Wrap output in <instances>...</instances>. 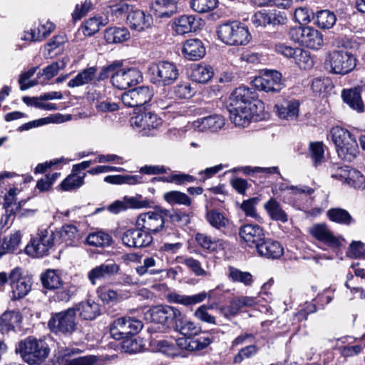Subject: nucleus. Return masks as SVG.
<instances>
[{
    "instance_id": "1",
    "label": "nucleus",
    "mask_w": 365,
    "mask_h": 365,
    "mask_svg": "<svg viewBox=\"0 0 365 365\" xmlns=\"http://www.w3.org/2000/svg\"><path fill=\"white\" fill-rule=\"evenodd\" d=\"M16 352L19 354L23 361L28 364H41L48 356L50 349L43 341L29 336L20 341Z\"/></svg>"
},
{
    "instance_id": "2",
    "label": "nucleus",
    "mask_w": 365,
    "mask_h": 365,
    "mask_svg": "<svg viewBox=\"0 0 365 365\" xmlns=\"http://www.w3.org/2000/svg\"><path fill=\"white\" fill-rule=\"evenodd\" d=\"M217 34L219 39L229 46H245L252 38L248 28L237 21L220 24Z\"/></svg>"
},
{
    "instance_id": "3",
    "label": "nucleus",
    "mask_w": 365,
    "mask_h": 365,
    "mask_svg": "<svg viewBox=\"0 0 365 365\" xmlns=\"http://www.w3.org/2000/svg\"><path fill=\"white\" fill-rule=\"evenodd\" d=\"M331 134L338 156L347 162L354 160L359 150L357 142L351 133L346 129L336 126L331 129Z\"/></svg>"
},
{
    "instance_id": "4",
    "label": "nucleus",
    "mask_w": 365,
    "mask_h": 365,
    "mask_svg": "<svg viewBox=\"0 0 365 365\" xmlns=\"http://www.w3.org/2000/svg\"><path fill=\"white\" fill-rule=\"evenodd\" d=\"M49 329L57 334L72 335L78 329L76 309L68 308L66 310L51 314L48 322Z\"/></svg>"
},
{
    "instance_id": "5",
    "label": "nucleus",
    "mask_w": 365,
    "mask_h": 365,
    "mask_svg": "<svg viewBox=\"0 0 365 365\" xmlns=\"http://www.w3.org/2000/svg\"><path fill=\"white\" fill-rule=\"evenodd\" d=\"M356 66V58L350 52L333 51L327 56L325 68L331 73L346 75L353 71Z\"/></svg>"
},
{
    "instance_id": "6",
    "label": "nucleus",
    "mask_w": 365,
    "mask_h": 365,
    "mask_svg": "<svg viewBox=\"0 0 365 365\" xmlns=\"http://www.w3.org/2000/svg\"><path fill=\"white\" fill-rule=\"evenodd\" d=\"M56 235L48 229L40 230L25 247L26 253L32 257H43L50 254L56 246Z\"/></svg>"
},
{
    "instance_id": "7",
    "label": "nucleus",
    "mask_w": 365,
    "mask_h": 365,
    "mask_svg": "<svg viewBox=\"0 0 365 365\" xmlns=\"http://www.w3.org/2000/svg\"><path fill=\"white\" fill-rule=\"evenodd\" d=\"M150 321L161 326L163 331L175 328L181 320L182 312L177 308L168 305L154 307L148 312Z\"/></svg>"
},
{
    "instance_id": "8",
    "label": "nucleus",
    "mask_w": 365,
    "mask_h": 365,
    "mask_svg": "<svg viewBox=\"0 0 365 365\" xmlns=\"http://www.w3.org/2000/svg\"><path fill=\"white\" fill-rule=\"evenodd\" d=\"M227 105L242 108V107L251 108L258 110H264V103L258 99L255 88L239 87L235 89L229 98Z\"/></svg>"
},
{
    "instance_id": "9",
    "label": "nucleus",
    "mask_w": 365,
    "mask_h": 365,
    "mask_svg": "<svg viewBox=\"0 0 365 365\" xmlns=\"http://www.w3.org/2000/svg\"><path fill=\"white\" fill-rule=\"evenodd\" d=\"M143 322L132 317H122L113 321L110 326V334L117 340L128 338L139 333L143 329Z\"/></svg>"
},
{
    "instance_id": "10",
    "label": "nucleus",
    "mask_w": 365,
    "mask_h": 365,
    "mask_svg": "<svg viewBox=\"0 0 365 365\" xmlns=\"http://www.w3.org/2000/svg\"><path fill=\"white\" fill-rule=\"evenodd\" d=\"M152 81L158 86L173 84L178 78L179 71L173 63L160 61L150 67Z\"/></svg>"
},
{
    "instance_id": "11",
    "label": "nucleus",
    "mask_w": 365,
    "mask_h": 365,
    "mask_svg": "<svg viewBox=\"0 0 365 365\" xmlns=\"http://www.w3.org/2000/svg\"><path fill=\"white\" fill-rule=\"evenodd\" d=\"M143 80L141 72L136 68H118L112 74V85L118 89L125 90L138 84Z\"/></svg>"
},
{
    "instance_id": "12",
    "label": "nucleus",
    "mask_w": 365,
    "mask_h": 365,
    "mask_svg": "<svg viewBox=\"0 0 365 365\" xmlns=\"http://www.w3.org/2000/svg\"><path fill=\"white\" fill-rule=\"evenodd\" d=\"M11 288V299L18 300L24 298L31 291L32 280L28 276H23L21 270L16 267L9 274Z\"/></svg>"
},
{
    "instance_id": "13",
    "label": "nucleus",
    "mask_w": 365,
    "mask_h": 365,
    "mask_svg": "<svg viewBox=\"0 0 365 365\" xmlns=\"http://www.w3.org/2000/svg\"><path fill=\"white\" fill-rule=\"evenodd\" d=\"M161 207L155 211L141 213L136 220V225L143 227L150 235L156 234L165 227V216Z\"/></svg>"
},
{
    "instance_id": "14",
    "label": "nucleus",
    "mask_w": 365,
    "mask_h": 365,
    "mask_svg": "<svg viewBox=\"0 0 365 365\" xmlns=\"http://www.w3.org/2000/svg\"><path fill=\"white\" fill-rule=\"evenodd\" d=\"M123 244L130 248H143L149 246L153 240V236L143 227L137 226L125 230L121 237Z\"/></svg>"
},
{
    "instance_id": "15",
    "label": "nucleus",
    "mask_w": 365,
    "mask_h": 365,
    "mask_svg": "<svg viewBox=\"0 0 365 365\" xmlns=\"http://www.w3.org/2000/svg\"><path fill=\"white\" fill-rule=\"evenodd\" d=\"M153 97V91L148 86H139L123 93V103L130 108L140 107L149 103Z\"/></svg>"
},
{
    "instance_id": "16",
    "label": "nucleus",
    "mask_w": 365,
    "mask_h": 365,
    "mask_svg": "<svg viewBox=\"0 0 365 365\" xmlns=\"http://www.w3.org/2000/svg\"><path fill=\"white\" fill-rule=\"evenodd\" d=\"M253 83L255 88L266 92H279L284 87L282 74L275 70L264 71L254 79Z\"/></svg>"
},
{
    "instance_id": "17",
    "label": "nucleus",
    "mask_w": 365,
    "mask_h": 365,
    "mask_svg": "<svg viewBox=\"0 0 365 365\" xmlns=\"http://www.w3.org/2000/svg\"><path fill=\"white\" fill-rule=\"evenodd\" d=\"M308 232L313 238L331 248H337L341 245L339 237L333 234L325 223L314 224Z\"/></svg>"
},
{
    "instance_id": "18",
    "label": "nucleus",
    "mask_w": 365,
    "mask_h": 365,
    "mask_svg": "<svg viewBox=\"0 0 365 365\" xmlns=\"http://www.w3.org/2000/svg\"><path fill=\"white\" fill-rule=\"evenodd\" d=\"M81 353L79 349L61 348L59 351L58 362L59 365H98L99 360L97 356L88 355L74 359H69L71 355Z\"/></svg>"
},
{
    "instance_id": "19",
    "label": "nucleus",
    "mask_w": 365,
    "mask_h": 365,
    "mask_svg": "<svg viewBox=\"0 0 365 365\" xmlns=\"http://www.w3.org/2000/svg\"><path fill=\"white\" fill-rule=\"evenodd\" d=\"M239 235L247 246L257 249L265 238L264 229L256 224H246L240 228Z\"/></svg>"
},
{
    "instance_id": "20",
    "label": "nucleus",
    "mask_w": 365,
    "mask_h": 365,
    "mask_svg": "<svg viewBox=\"0 0 365 365\" xmlns=\"http://www.w3.org/2000/svg\"><path fill=\"white\" fill-rule=\"evenodd\" d=\"M120 266L113 260H106L94 268L88 274V278L93 284L98 280L107 279L119 274Z\"/></svg>"
},
{
    "instance_id": "21",
    "label": "nucleus",
    "mask_w": 365,
    "mask_h": 365,
    "mask_svg": "<svg viewBox=\"0 0 365 365\" xmlns=\"http://www.w3.org/2000/svg\"><path fill=\"white\" fill-rule=\"evenodd\" d=\"M227 109L230 113V120L238 127L247 126L252 118L255 116L259 117L263 110L252 109L251 108L242 107V108H235L230 105L227 106Z\"/></svg>"
},
{
    "instance_id": "22",
    "label": "nucleus",
    "mask_w": 365,
    "mask_h": 365,
    "mask_svg": "<svg viewBox=\"0 0 365 365\" xmlns=\"http://www.w3.org/2000/svg\"><path fill=\"white\" fill-rule=\"evenodd\" d=\"M127 23L132 30L142 32L151 26L153 17L150 14L133 7L127 16Z\"/></svg>"
},
{
    "instance_id": "23",
    "label": "nucleus",
    "mask_w": 365,
    "mask_h": 365,
    "mask_svg": "<svg viewBox=\"0 0 365 365\" xmlns=\"http://www.w3.org/2000/svg\"><path fill=\"white\" fill-rule=\"evenodd\" d=\"M161 123V118L150 111L138 113L130 118V124L133 127L143 130L156 128Z\"/></svg>"
},
{
    "instance_id": "24",
    "label": "nucleus",
    "mask_w": 365,
    "mask_h": 365,
    "mask_svg": "<svg viewBox=\"0 0 365 365\" xmlns=\"http://www.w3.org/2000/svg\"><path fill=\"white\" fill-rule=\"evenodd\" d=\"M257 253L267 259H278L284 253L281 244L272 239L264 238L256 249Z\"/></svg>"
},
{
    "instance_id": "25",
    "label": "nucleus",
    "mask_w": 365,
    "mask_h": 365,
    "mask_svg": "<svg viewBox=\"0 0 365 365\" xmlns=\"http://www.w3.org/2000/svg\"><path fill=\"white\" fill-rule=\"evenodd\" d=\"M182 51L185 58L197 61L205 56V48L200 40L191 38L185 41Z\"/></svg>"
},
{
    "instance_id": "26",
    "label": "nucleus",
    "mask_w": 365,
    "mask_h": 365,
    "mask_svg": "<svg viewBox=\"0 0 365 365\" xmlns=\"http://www.w3.org/2000/svg\"><path fill=\"white\" fill-rule=\"evenodd\" d=\"M151 10L155 18L169 19L177 12V5L173 0L155 1Z\"/></svg>"
},
{
    "instance_id": "27",
    "label": "nucleus",
    "mask_w": 365,
    "mask_h": 365,
    "mask_svg": "<svg viewBox=\"0 0 365 365\" xmlns=\"http://www.w3.org/2000/svg\"><path fill=\"white\" fill-rule=\"evenodd\" d=\"M224 125L225 119L220 115H211L200 118L195 122V127L200 131L216 132L220 130Z\"/></svg>"
},
{
    "instance_id": "28",
    "label": "nucleus",
    "mask_w": 365,
    "mask_h": 365,
    "mask_svg": "<svg viewBox=\"0 0 365 365\" xmlns=\"http://www.w3.org/2000/svg\"><path fill=\"white\" fill-rule=\"evenodd\" d=\"M72 308L75 309L76 313L78 312L79 316L84 320H93L101 314L100 305L91 300L81 302Z\"/></svg>"
},
{
    "instance_id": "29",
    "label": "nucleus",
    "mask_w": 365,
    "mask_h": 365,
    "mask_svg": "<svg viewBox=\"0 0 365 365\" xmlns=\"http://www.w3.org/2000/svg\"><path fill=\"white\" fill-rule=\"evenodd\" d=\"M361 87H356L348 90H343L341 93L343 101L352 109L358 112L363 111L364 107L361 99Z\"/></svg>"
},
{
    "instance_id": "30",
    "label": "nucleus",
    "mask_w": 365,
    "mask_h": 365,
    "mask_svg": "<svg viewBox=\"0 0 365 365\" xmlns=\"http://www.w3.org/2000/svg\"><path fill=\"white\" fill-rule=\"evenodd\" d=\"M22 319L19 311L8 310L4 312L0 317V330L2 333H8L14 330Z\"/></svg>"
},
{
    "instance_id": "31",
    "label": "nucleus",
    "mask_w": 365,
    "mask_h": 365,
    "mask_svg": "<svg viewBox=\"0 0 365 365\" xmlns=\"http://www.w3.org/2000/svg\"><path fill=\"white\" fill-rule=\"evenodd\" d=\"M175 31L178 35H184L190 32H193L198 28V22L194 16L183 15L175 19Z\"/></svg>"
},
{
    "instance_id": "32",
    "label": "nucleus",
    "mask_w": 365,
    "mask_h": 365,
    "mask_svg": "<svg viewBox=\"0 0 365 365\" xmlns=\"http://www.w3.org/2000/svg\"><path fill=\"white\" fill-rule=\"evenodd\" d=\"M264 207L269 217L275 221L286 222L288 221V215L282 208L281 205L275 198H270L264 205Z\"/></svg>"
},
{
    "instance_id": "33",
    "label": "nucleus",
    "mask_w": 365,
    "mask_h": 365,
    "mask_svg": "<svg viewBox=\"0 0 365 365\" xmlns=\"http://www.w3.org/2000/svg\"><path fill=\"white\" fill-rule=\"evenodd\" d=\"M279 117L287 120L297 118L299 113V103L296 101H284L275 106Z\"/></svg>"
},
{
    "instance_id": "34",
    "label": "nucleus",
    "mask_w": 365,
    "mask_h": 365,
    "mask_svg": "<svg viewBox=\"0 0 365 365\" xmlns=\"http://www.w3.org/2000/svg\"><path fill=\"white\" fill-rule=\"evenodd\" d=\"M217 338L210 332H202L194 336L189 343L190 351H201L216 341Z\"/></svg>"
},
{
    "instance_id": "35",
    "label": "nucleus",
    "mask_w": 365,
    "mask_h": 365,
    "mask_svg": "<svg viewBox=\"0 0 365 365\" xmlns=\"http://www.w3.org/2000/svg\"><path fill=\"white\" fill-rule=\"evenodd\" d=\"M112 242L111 236L102 230L91 232L86 238V244L92 247H105Z\"/></svg>"
},
{
    "instance_id": "36",
    "label": "nucleus",
    "mask_w": 365,
    "mask_h": 365,
    "mask_svg": "<svg viewBox=\"0 0 365 365\" xmlns=\"http://www.w3.org/2000/svg\"><path fill=\"white\" fill-rule=\"evenodd\" d=\"M104 37L108 43H118L128 40L130 32L125 27H112L105 31Z\"/></svg>"
},
{
    "instance_id": "37",
    "label": "nucleus",
    "mask_w": 365,
    "mask_h": 365,
    "mask_svg": "<svg viewBox=\"0 0 365 365\" xmlns=\"http://www.w3.org/2000/svg\"><path fill=\"white\" fill-rule=\"evenodd\" d=\"M322 44V35L314 28L305 27L302 45L312 49H318Z\"/></svg>"
},
{
    "instance_id": "38",
    "label": "nucleus",
    "mask_w": 365,
    "mask_h": 365,
    "mask_svg": "<svg viewBox=\"0 0 365 365\" xmlns=\"http://www.w3.org/2000/svg\"><path fill=\"white\" fill-rule=\"evenodd\" d=\"M327 214L331 221L338 224L348 226L354 222V218L349 212L342 208H331L327 211Z\"/></svg>"
},
{
    "instance_id": "39",
    "label": "nucleus",
    "mask_w": 365,
    "mask_h": 365,
    "mask_svg": "<svg viewBox=\"0 0 365 365\" xmlns=\"http://www.w3.org/2000/svg\"><path fill=\"white\" fill-rule=\"evenodd\" d=\"M163 199L171 205H178L189 207L192 199L185 193L178 190H171L164 193Z\"/></svg>"
},
{
    "instance_id": "40",
    "label": "nucleus",
    "mask_w": 365,
    "mask_h": 365,
    "mask_svg": "<svg viewBox=\"0 0 365 365\" xmlns=\"http://www.w3.org/2000/svg\"><path fill=\"white\" fill-rule=\"evenodd\" d=\"M96 71L97 69L94 66L83 70L75 78L69 81L68 86L74 88L90 83L94 79Z\"/></svg>"
},
{
    "instance_id": "41",
    "label": "nucleus",
    "mask_w": 365,
    "mask_h": 365,
    "mask_svg": "<svg viewBox=\"0 0 365 365\" xmlns=\"http://www.w3.org/2000/svg\"><path fill=\"white\" fill-rule=\"evenodd\" d=\"M108 23L107 17L93 16L85 21L83 33L86 36H91L96 34L101 27Z\"/></svg>"
},
{
    "instance_id": "42",
    "label": "nucleus",
    "mask_w": 365,
    "mask_h": 365,
    "mask_svg": "<svg viewBox=\"0 0 365 365\" xmlns=\"http://www.w3.org/2000/svg\"><path fill=\"white\" fill-rule=\"evenodd\" d=\"M213 74V69L210 66L197 65L192 69V78L196 82L205 83L212 78Z\"/></svg>"
},
{
    "instance_id": "43",
    "label": "nucleus",
    "mask_w": 365,
    "mask_h": 365,
    "mask_svg": "<svg viewBox=\"0 0 365 365\" xmlns=\"http://www.w3.org/2000/svg\"><path fill=\"white\" fill-rule=\"evenodd\" d=\"M41 280L43 287L48 289H56L62 284L60 276L56 270L48 269L41 276Z\"/></svg>"
},
{
    "instance_id": "44",
    "label": "nucleus",
    "mask_w": 365,
    "mask_h": 365,
    "mask_svg": "<svg viewBox=\"0 0 365 365\" xmlns=\"http://www.w3.org/2000/svg\"><path fill=\"white\" fill-rule=\"evenodd\" d=\"M336 17L333 12L329 10H322L317 13L316 24L322 29H329L333 27Z\"/></svg>"
},
{
    "instance_id": "45",
    "label": "nucleus",
    "mask_w": 365,
    "mask_h": 365,
    "mask_svg": "<svg viewBox=\"0 0 365 365\" xmlns=\"http://www.w3.org/2000/svg\"><path fill=\"white\" fill-rule=\"evenodd\" d=\"M78 229L72 225L63 226L57 232L59 239L67 246H72L77 239Z\"/></svg>"
},
{
    "instance_id": "46",
    "label": "nucleus",
    "mask_w": 365,
    "mask_h": 365,
    "mask_svg": "<svg viewBox=\"0 0 365 365\" xmlns=\"http://www.w3.org/2000/svg\"><path fill=\"white\" fill-rule=\"evenodd\" d=\"M229 278L234 282L242 283L247 287L251 286L253 283V277L251 273L242 272L233 267L229 268Z\"/></svg>"
},
{
    "instance_id": "47",
    "label": "nucleus",
    "mask_w": 365,
    "mask_h": 365,
    "mask_svg": "<svg viewBox=\"0 0 365 365\" xmlns=\"http://www.w3.org/2000/svg\"><path fill=\"white\" fill-rule=\"evenodd\" d=\"M180 319L178 323L175 331H180L182 335L190 338H192L198 333L199 328L192 322L185 319L182 314Z\"/></svg>"
},
{
    "instance_id": "48",
    "label": "nucleus",
    "mask_w": 365,
    "mask_h": 365,
    "mask_svg": "<svg viewBox=\"0 0 365 365\" xmlns=\"http://www.w3.org/2000/svg\"><path fill=\"white\" fill-rule=\"evenodd\" d=\"M165 218L168 217L173 224L187 225L190 222L189 215L180 210L162 209Z\"/></svg>"
},
{
    "instance_id": "49",
    "label": "nucleus",
    "mask_w": 365,
    "mask_h": 365,
    "mask_svg": "<svg viewBox=\"0 0 365 365\" xmlns=\"http://www.w3.org/2000/svg\"><path fill=\"white\" fill-rule=\"evenodd\" d=\"M54 25L51 22H47L46 24L41 25L38 28V32L31 30V32L28 33L25 36L26 40H30L33 41H41L47 37L51 31L54 29Z\"/></svg>"
},
{
    "instance_id": "50",
    "label": "nucleus",
    "mask_w": 365,
    "mask_h": 365,
    "mask_svg": "<svg viewBox=\"0 0 365 365\" xmlns=\"http://www.w3.org/2000/svg\"><path fill=\"white\" fill-rule=\"evenodd\" d=\"M206 219L213 227L217 230L226 227L229 222L228 219L217 210L207 211Z\"/></svg>"
},
{
    "instance_id": "51",
    "label": "nucleus",
    "mask_w": 365,
    "mask_h": 365,
    "mask_svg": "<svg viewBox=\"0 0 365 365\" xmlns=\"http://www.w3.org/2000/svg\"><path fill=\"white\" fill-rule=\"evenodd\" d=\"M85 176L86 173L79 176L76 173H72L62 181L60 186L65 191L78 189L83 184Z\"/></svg>"
},
{
    "instance_id": "52",
    "label": "nucleus",
    "mask_w": 365,
    "mask_h": 365,
    "mask_svg": "<svg viewBox=\"0 0 365 365\" xmlns=\"http://www.w3.org/2000/svg\"><path fill=\"white\" fill-rule=\"evenodd\" d=\"M195 240L197 244L203 250L210 252L217 250L219 240H213L210 236L205 233L197 232L195 235Z\"/></svg>"
},
{
    "instance_id": "53",
    "label": "nucleus",
    "mask_w": 365,
    "mask_h": 365,
    "mask_svg": "<svg viewBox=\"0 0 365 365\" xmlns=\"http://www.w3.org/2000/svg\"><path fill=\"white\" fill-rule=\"evenodd\" d=\"M295 52H297V53L294 60L300 68L309 69L312 68L314 61L307 51H304L301 48H297Z\"/></svg>"
},
{
    "instance_id": "54",
    "label": "nucleus",
    "mask_w": 365,
    "mask_h": 365,
    "mask_svg": "<svg viewBox=\"0 0 365 365\" xmlns=\"http://www.w3.org/2000/svg\"><path fill=\"white\" fill-rule=\"evenodd\" d=\"M217 0H191V8L197 13H206L215 9Z\"/></svg>"
},
{
    "instance_id": "55",
    "label": "nucleus",
    "mask_w": 365,
    "mask_h": 365,
    "mask_svg": "<svg viewBox=\"0 0 365 365\" xmlns=\"http://www.w3.org/2000/svg\"><path fill=\"white\" fill-rule=\"evenodd\" d=\"M346 183L356 189H364L365 187V179L364 175L359 170L351 168Z\"/></svg>"
},
{
    "instance_id": "56",
    "label": "nucleus",
    "mask_w": 365,
    "mask_h": 365,
    "mask_svg": "<svg viewBox=\"0 0 365 365\" xmlns=\"http://www.w3.org/2000/svg\"><path fill=\"white\" fill-rule=\"evenodd\" d=\"M181 263L185 264L197 277H207L209 275V273L202 267L200 261L194 259L193 257H185L182 261H181Z\"/></svg>"
},
{
    "instance_id": "57",
    "label": "nucleus",
    "mask_w": 365,
    "mask_h": 365,
    "mask_svg": "<svg viewBox=\"0 0 365 365\" xmlns=\"http://www.w3.org/2000/svg\"><path fill=\"white\" fill-rule=\"evenodd\" d=\"M151 344L157 351L162 352L165 355L174 356L175 354V345L172 341L166 339L153 340Z\"/></svg>"
},
{
    "instance_id": "58",
    "label": "nucleus",
    "mask_w": 365,
    "mask_h": 365,
    "mask_svg": "<svg viewBox=\"0 0 365 365\" xmlns=\"http://www.w3.org/2000/svg\"><path fill=\"white\" fill-rule=\"evenodd\" d=\"M259 351V348L255 344L248 345L242 348L239 352L234 356L233 363L240 364L246 359H250L255 356Z\"/></svg>"
},
{
    "instance_id": "59",
    "label": "nucleus",
    "mask_w": 365,
    "mask_h": 365,
    "mask_svg": "<svg viewBox=\"0 0 365 365\" xmlns=\"http://www.w3.org/2000/svg\"><path fill=\"white\" fill-rule=\"evenodd\" d=\"M173 94L178 98H190L193 95V90L188 82H180L173 88Z\"/></svg>"
},
{
    "instance_id": "60",
    "label": "nucleus",
    "mask_w": 365,
    "mask_h": 365,
    "mask_svg": "<svg viewBox=\"0 0 365 365\" xmlns=\"http://www.w3.org/2000/svg\"><path fill=\"white\" fill-rule=\"evenodd\" d=\"M173 93H170L169 89L163 88L162 92L158 94L155 100L157 106L160 109H166L172 106L175 101L173 100Z\"/></svg>"
},
{
    "instance_id": "61",
    "label": "nucleus",
    "mask_w": 365,
    "mask_h": 365,
    "mask_svg": "<svg viewBox=\"0 0 365 365\" xmlns=\"http://www.w3.org/2000/svg\"><path fill=\"white\" fill-rule=\"evenodd\" d=\"M241 309L238 299L235 298L230 302L229 305L220 307L219 311L225 318L230 319L237 316Z\"/></svg>"
},
{
    "instance_id": "62",
    "label": "nucleus",
    "mask_w": 365,
    "mask_h": 365,
    "mask_svg": "<svg viewBox=\"0 0 365 365\" xmlns=\"http://www.w3.org/2000/svg\"><path fill=\"white\" fill-rule=\"evenodd\" d=\"M125 201L127 205V208L140 209L151 207L152 201L143 198L141 195L125 197Z\"/></svg>"
},
{
    "instance_id": "63",
    "label": "nucleus",
    "mask_w": 365,
    "mask_h": 365,
    "mask_svg": "<svg viewBox=\"0 0 365 365\" xmlns=\"http://www.w3.org/2000/svg\"><path fill=\"white\" fill-rule=\"evenodd\" d=\"M66 66V63L63 61L53 62L49 66L44 68L42 73H38V76H45L47 80L52 78L57 75L58 71Z\"/></svg>"
},
{
    "instance_id": "64",
    "label": "nucleus",
    "mask_w": 365,
    "mask_h": 365,
    "mask_svg": "<svg viewBox=\"0 0 365 365\" xmlns=\"http://www.w3.org/2000/svg\"><path fill=\"white\" fill-rule=\"evenodd\" d=\"M258 198L254 197L245 200L242 202V204L241 205V208L245 212L247 216H250L255 219L260 218V217L257 213V210L255 208V205L258 202Z\"/></svg>"
}]
</instances>
